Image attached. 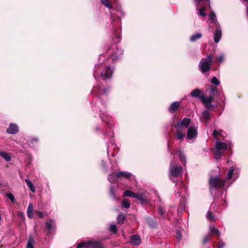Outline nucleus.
Returning <instances> with one entry per match:
<instances>
[{
	"label": "nucleus",
	"mask_w": 248,
	"mask_h": 248,
	"mask_svg": "<svg viewBox=\"0 0 248 248\" xmlns=\"http://www.w3.org/2000/svg\"><path fill=\"white\" fill-rule=\"evenodd\" d=\"M130 203L126 199H125L124 200H123V207L126 208V209H128L130 207Z\"/></svg>",
	"instance_id": "36"
},
{
	"label": "nucleus",
	"mask_w": 248,
	"mask_h": 248,
	"mask_svg": "<svg viewBox=\"0 0 248 248\" xmlns=\"http://www.w3.org/2000/svg\"><path fill=\"white\" fill-rule=\"evenodd\" d=\"M33 204L32 203H30L28 206L27 209V216L30 218H32L33 217Z\"/></svg>",
	"instance_id": "15"
},
{
	"label": "nucleus",
	"mask_w": 248,
	"mask_h": 248,
	"mask_svg": "<svg viewBox=\"0 0 248 248\" xmlns=\"http://www.w3.org/2000/svg\"><path fill=\"white\" fill-rule=\"evenodd\" d=\"M34 240L31 237H30L27 244V248H34Z\"/></svg>",
	"instance_id": "25"
},
{
	"label": "nucleus",
	"mask_w": 248,
	"mask_h": 248,
	"mask_svg": "<svg viewBox=\"0 0 248 248\" xmlns=\"http://www.w3.org/2000/svg\"><path fill=\"white\" fill-rule=\"evenodd\" d=\"M202 34L201 33H196L191 35L190 38V40L192 42H194L198 39L202 37Z\"/></svg>",
	"instance_id": "19"
},
{
	"label": "nucleus",
	"mask_w": 248,
	"mask_h": 248,
	"mask_svg": "<svg viewBox=\"0 0 248 248\" xmlns=\"http://www.w3.org/2000/svg\"><path fill=\"white\" fill-rule=\"evenodd\" d=\"M90 246H91V248H104V246L102 245V244L99 242H93L91 241Z\"/></svg>",
	"instance_id": "20"
},
{
	"label": "nucleus",
	"mask_w": 248,
	"mask_h": 248,
	"mask_svg": "<svg viewBox=\"0 0 248 248\" xmlns=\"http://www.w3.org/2000/svg\"><path fill=\"white\" fill-rule=\"evenodd\" d=\"M190 119L189 118H184L181 121L177 123L174 125V127L176 129H183L184 127L187 128L190 123Z\"/></svg>",
	"instance_id": "5"
},
{
	"label": "nucleus",
	"mask_w": 248,
	"mask_h": 248,
	"mask_svg": "<svg viewBox=\"0 0 248 248\" xmlns=\"http://www.w3.org/2000/svg\"><path fill=\"white\" fill-rule=\"evenodd\" d=\"M176 233L178 239H181L182 238V234L180 230H176Z\"/></svg>",
	"instance_id": "48"
},
{
	"label": "nucleus",
	"mask_w": 248,
	"mask_h": 248,
	"mask_svg": "<svg viewBox=\"0 0 248 248\" xmlns=\"http://www.w3.org/2000/svg\"><path fill=\"white\" fill-rule=\"evenodd\" d=\"M217 88H215V87H211L210 88V91L212 93H214V92H217Z\"/></svg>",
	"instance_id": "52"
},
{
	"label": "nucleus",
	"mask_w": 248,
	"mask_h": 248,
	"mask_svg": "<svg viewBox=\"0 0 248 248\" xmlns=\"http://www.w3.org/2000/svg\"><path fill=\"white\" fill-rule=\"evenodd\" d=\"M107 91L108 90L107 89H104L103 91L104 93H106L107 92Z\"/></svg>",
	"instance_id": "54"
},
{
	"label": "nucleus",
	"mask_w": 248,
	"mask_h": 248,
	"mask_svg": "<svg viewBox=\"0 0 248 248\" xmlns=\"http://www.w3.org/2000/svg\"><path fill=\"white\" fill-rule=\"evenodd\" d=\"M110 193L112 198L115 200H118V199L115 196V191L113 188V186H111L110 188Z\"/></svg>",
	"instance_id": "40"
},
{
	"label": "nucleus",
	"mask_w": 248,
	"mask_h": 248,
	"mask_svg": "<svg viewBox=\"0 0 248 248\" xmlns=\"http://www.w3.org/2000/svg\"><path fill=\"white\" fill-rule=\"evenodd\" d=\"M216 148L217 151L225 150L227 148V145L224 142H221L220 140H217L216 142Z\"/></svg>",
	"instance_id": "12"
},
{
	"label": "nucleus",
	"mask_w": 248,
	"mask_h": 248,
	"mask_svg": "<svg viewBox=\"0 0 248 248\" xmlns=\"http://www.w3.org/2000/svg\"><path fill=\"white\" fill-rule=\"evenodd\" d=\"M213 63V57L211 55H208L206 58H202L199 63V69L204 74L210 69Z\"/></svg>",
	"instance_id": "1"
},
{
	"label": "nucleus",
	"mask_w": 248,
	"mask_h": 248,
	"mask_svg": "<svg viewBox=\"0 0 248 248\" xmlns=\"http://www.w3.org/2000/svg\"><path fill=\"white\" fill-rule=\"evenodd\" d=\"M46 229L49 231H51L54 228V224L52 223V220H48L46 222Z\"/></svg>",
	"instance_id": "29"
},
{
	"label": "nucleus",
	"mask_w": 248,
	"mask_h": 248,
	"mask_svg": "<svg viewBox=\"0 0 248 248\" xmlns=\"http://www.w3.org/2000/svg\"><path fill=\"white\" fill-rule=\"evenodd\" d=\"M99 64H97V65H95V70L93 73V76L95 78H96V77L98 76V71H97V67L99 66Z\"/></svg>",
	"instance_id": "46"
},
{
	"label": "nucleus",
	"mask_w": 248,
	"mask_h": 248,
	"mask_svg": "<svg viewBox=\"0 0 248 248\" xmlns=\"http://www.w3.org/2000/svg\"><path fill=\"white\" fill-rule=\"evenodd\" d=\"M200 98L207 108H210L213 106L212 104V101L214 100L213 96L210 95L209 97H205L204 95H201Z\"/></svg>",
	"instance_id": "4"
},
{
	"label": "nucleus",
	"mask_w": 248,
	"mask_h": 248,
	"mask_svg": "<svg viewBox=\"0 0 248 248\" xmlns=\"http://www.w3.org/2000/svg\"><path fill=\"white\" fill-rule=\"evenodd\" d=\"M7 197L12 202H14L15 200V198L14 195L11 193H9L7 194Z\"/></svg>",
	"instance_id": "47"
},
{
	"label": "nucleus",
	"mask_w": 248,
	"mask_h": 248,
	"mask_svg": "<svg viewBox=\"0 0 248 248\" xmlns=\"http://www.w3.org/2000/svg\"><path fill=\"white\" fill-rule=\"evenodd\" d=\"M113 73V70L109 66L105 67L103 71L101 73V76L104 78H110Z\"/></svg>",
	"instance_id": "7"
},
{
	"label": "nucleus",
	"mask_w": 248,
	"mask_h": 248,
	"mask_svg": "<svg viewBox=\"0 0 248 248\" xmlns=\"http://www.w3.org/2000/svg\"><path fill=\"white\" fill-rule=\"evenodd\" d=\"M206 217L210 221H213L215 220V217L213 216L212 213L210 211L207 212Z\"/></svg>",
	"instance_id": "39"
},
{
	"label": "nucleus",
	"mask_w": 248,
	"mask_h": 248,
	"mask_svg": "<svg viewBox=\"0 0 248 248\" xmlns=\"http://www.w3.org/2000/svg\"><path fill=\"white\" fill-rule=\"evenodd\" d=\"M211 82L212 84H215L216 86L218 85L220 83L219 81L217 79V78L216 77H214L212 78Z\"/></svg>",
	"instance_id": "42"
},
{
	"label": "nucleus",
	"mask_w": 248,
	"mask_h": 248,
	"mask_svg": "<svg viewBox=\"0 0 248 248\" xmlns=\"http://www.w3.org/2000/svg\"><path fill=\"white\" fill-rule=\"evenodd\" d=\"M100 118L102 119V121H105V120L103 119V118H102V117H101V116H100Z\"/></svg>",
	"instance_id": "55"
},
{
	"label": "nucleus",
	"mask_w": 248,
	"mask_h": 248,
	"mask_svg": "<svg viewBox=\"0 0 248 248\" xmlns=\"http://www.w3.org/2000/svg\"><path fill=\"white\" fill-rule=\"evenodd\" d=\"M206 9L203 7L200 8L198 12V15L200 16H205L206 14L204 13Z\"/></svg>",
	"instance_id": "32"
},
{
	"label": "nucleus",
	"mask_w": 248,
	"mask_h": 248,
	"mask_svg": "<svg viewBox=\"0 0 248 248\" xmlns=\"http://www.w3.org/2000/svg\"><path fill=\"white\" fill-rule=\"evenodd\" d=\"M35 214L36 216H37V217L39 218H42L44 217L43 213L40 211H36L35 212Z\"/></svg>",
	"instance_id": "43"
},
{
	"label": "nucleus",
	"mask_w": 248,
	"mask_h": 248,
	"mask_svg": "<svg viewBox=\"0 0 248 248\" xmlns=\"http://www.w3.org/2000/svg\"><path fill=\"white\" fill-rule=\"evenodd\" d=\"M224 56L223 54H221L220 56L217 58L216 61L218 62H221L224 60Z\"/></svg>",
	"instance_id": "45"
},
{
	"label": "nucleus",
	"mask_w": 248,
	"mask_h": 248,
	"mask_svg": "<svg viewBox=\"0 0 248 248\" xmlns=\"http://www.w3.org/2000/svg\"><path fill=\"white\" fill-rule=\"evenodd\" d=\"M120 54H122L121 50L117 49V52H114V53L111 55V57L112 58V60L116 59L117 58H118L117 55H119Z\"/></svg>",
	"instance_id": "38"
},
{
	"label": "nucleus",
	"mask_w": 248,
	"mask_h": 248,
	"mask_svg": "<svg viewBox=\"0 0 248 248\" xmlns=\"http://www.w3.org/2000/svg\"><path fill=\"white\" fill-rule=\"evenodd\" d=\"M0 155L6 161H9L11 160V156L9 153L5 152H0Z\"/></svg>",
	"instance_id": "23"
},
{
	"label": "nucleus",
	"mask_w": 248,
	"mask_h": 248,
	"mask_svg": "<svg viewBox=\"0 0 248 248\" xmlns=\"http://www.w3.org/2000/svg\"><path fill=\"white\" fill-rule=\"evenodd\" d=\"M225 246V243L222 242H220L219 243L218 246L217 248H223Z\"/></svg>",
	"instance_id": "50"
},
{
	"label": "nucleus",
	"mask_w": 248,
	"mask_h": 248,
	"mask_svg": "<svg viewBox=\"0 0 248 248\" xmlns=\"http://www.w3.org/2000/svg\"><path fill=\"white\" fill-rule=\"evenodd\" d=\"M25 181L26 182V183L28 186L29 187V189H30V190L33 193L35 192V188L34 186L33 185L31 182L28 179H26L25 180Z\"/></svg>",
	"instance_id": "21"
},
{
	"label": "nucleus",
	"mask_w": 248,
	"mask_h": 248,
	"mask_svg": "<svg viewBox=\"0 0 248 248\" xmlns=\"http://www.w3.org/2000/svg\"><path fill=\"white\" fill-rule=\"evenodd\" d=\"M216 28L215 32L214 34V42L216 43H217L220 41L221 36H222V33L221 31V29L219 26V25L215 26Z\"/></svg>",
	"instance_id": "8"
},
{
	"label": "nucleus",
	"mask_w": 248,
	"mask_h": 248,
	"mask_svg": "<svg viewBox=\"0 0 248 248\" xmlns=\"http://www.w3.org/2000/svg\"><path fill=\"white\" fill-rule=\"evenodd\" d=\"M101 2L104 6L108 8H112V4L109 0H102Z\"/></svg>",
	"instance_id": "30"
},
{
	"label": "nucleus",
	"mask_w": 248,
	"mask_h": 248,
	"mask_svg": "<svg viewBox=\"0 0 248 248\" xmlns=\"http://www.w3.org/2000/svg\"><path fill=\"white\" fill-rule=\"evenodd\" d=\"M131 173L128 172L119 171L117 172V176L119 177L128 178L131 176Z\"/></svg>",
	"instance_id": "16"
},
{
	"label": "nucleus",
	"mask_w": 248,
	"mask_h": 248,
	"mask_svg": "<svg viewBox=\"0 0 248 248\" xmlns=\"http://www.w3.org/2000/svg\"><path fill=\"white\" fill-rule=\"evenodd\" d=\"M180 102L178 101L173 102L169 108V110L171 113L175 112L180 107Z\"/></svg>",
	"instance_id": "13"
},
{
	"label": "nucleus",
	"mask_w": 248,
	"mask_h": 248,
	"mask_svg": "<svg viewBox=\"0 0 248 248\" xmlns=\"http://www.w3.org/2000/svg\"><path fill=\"white\" fill-rule=\"evenodd\" d=\"M234 170V169L233 167H231V168L229 169L226 176V178L227 180H230L232 178Z\"/></svg>",
	"instance_id": "26"
},
{
	"label": "nucleus",
	"mask_w": 248,
	"mask_h": 248,
	"mask_svg": "<svg viewBox=\"0 0 248 248\" xmlns=\"http://www.w3.org/2000/svg\"><path fill=\"white\" fill-rule=\"evenodd\" d=\"M158 213L161 216H163L164 215L163 210L160 207L158 208Z\"/></svg>",
	"instance_id": "49"
},
{
	"label": "nucleus",
	"mask_w": 248,
	"mask_h": 248,
	"mask_svg": "<svg viewBox=\"0 0 248 248\" xmlns=\"http://www.w3.org/2000/svg\"><path fill=\"white\" fill-rule=\"evenodd\" d=\"M209 19H210V24L211 25H214L215 26H218L219 24L217 21L216 16L214 12H211V13L209 15Z\"/></svg>",
	"instance_id": "11"
},
{
	"label": "nucleus",
	"mask_w": 248,
	"mask_h": 248,
	"mask_svg": "<svg viewBox=\"0 0 248 248\" xmlns=\"http://www.w3.org/2000/svg\"><path fill=\"white\" fill-rule=\"evenodd\" d=\"M38 141L37 138H32L31 140L28 142V144L30 147H33L34 146V143H37Z\"/></svg>",
	"instance_id": "34"
},
{
	"label": "nucleus",
	"mask_w": 248,
	"mask_h": 248,
	"mask_svg": "<svg viewBox=\"0 0 248 248\" xmlns=\"http://www.w3.org/2000/svg\"><path fill=\"white\" fill-rule=\"evenodd\" d=\"M202 118L206 121L210 119V113L208 110H205L202 113Z\"/></svg>",
	"instance_id": "28"
},
{
	"label": "nucleus",
	"mask_w": 248,
	"mask_h": 248,
	"mask_svg": "<svg viewBox=\"0 0 248 248\" xmlns=\"http://www.w3.org/2000/svg\"><path fill=\"white\" fill-rule=\"evenodd\" d=\"M211 232L213 234L216 235L217 236H219L220 235V233L218 231V230L214 227H210Z\"/></svg>",
	"instance_id": "37"
},
{
	"label": "nucleus",
	"mask_w": 248,
	"mask_h": 248,
	"mask_svg": "<svg viewBox=\"0 0 248 248\" xmlns=\"http://www.w3.org/2000/svg\"><path fill=\"white\" fill-rule=\"evenodd\" d=\"M124 216L119 214L117 217V221L118 224H122L123 222V220L124 218Z\"/></svg>",
	"instance_id": "33"
},
{
	"label": "nucleus",
	"mask_w": 248,
	"mask_h": 248,
	"mask_svg": "<svg viewBox=\"0 0 248 248\" xmlns=\"http://www.w3.org/2000/svg\"><path fill=\"white\" fill-rule=\"evenodd\" d=\"M197 135V129L196 127L190 126L189 127L187 133V137L189 139H192L195 138Z\"/></svg>",
	"instance_id": "6"
},
{
	"label": "nucleus",
	"mask_w": 248,
	"mask_h": 248,
	"mask_svg": "<svg viewBox=\"0 0 248 248\" xmlns=\"http://www.w3.org/2000/svg\"><path fill=\"white\" fill-rule=\"evenodd\" d=\"M182 170L183 168L181 166L175 164V161H171L169 170V176L171 180H173L174 183H176V181L173 180V178H176L181 176Z\"/></svg>",
	"instance_id": "2"
},
{
	"label": "nucleus",
	"mask_w": 248,
	"mask_h": 248,
	"mask_svg": "<svg viewBox=\"0 0 248 248\" xmlns=\"http://www.w3.org/2000/svg\"><path fill=\"white\" fill-rule=\"evenodd\" d=\"M176 138L179 140H183L185 137V131L183 129H176Z\"/></svg>",
	"instance_id": "14"
},
{
	"label": "nucleus",
	"mask_w": 248,
	"mask_h": 248,
	"mask_svg": "<svg viewBox=\"0 0 248 248\" xmlns=\"http://www.w3.org/2000/svg\"><path fill=\"white\" fill-rule=\"evenodd\" d=\"M1 185V183H0V186Z\"/></svg>",
	"instance_id": "56"
},
{
	"label": "nucleus",
	"mask_w": 248,
	"mask_h": 248,
	"mask_svg": "<svg viewBox=\"0 0 248 248\" xmlns=\"http://www.w3.org/2000/svg\"><path fill=\"white\" fill-rule=\"evenodd\" d=\"M221 153L220 151H217V152L216 153L215 155V159L218 161V159L221 157Z\"/></svg>",
	"instance_id": "44"
},
{
	"label": "nucleus",
	"mask_w": 248,
	"mask_h": 248,
	"mask_svg": "<svg viewBox=\"0 0 248 248\" xmlns=\"http://www.w3.org/2000/svg\"><path fill=\"white\" fill-rule=\"evenodd\" d=\"M135 198L137 199L138 200L140 201L141 203H146L147 202V200L145 198V197L143 195V194H135Z\"/></svg>",
	"instance_id": "17"
},
{
	"label": "nucleus",
	"mask_w": 248,
	"mask_h": 248,
	"mask_svg": "<svg viewBox=\"0 0 248 248\" xmlns=\"http://www.w3.org/2000/svg\"><path fill=\"white\" fill-rule=\"evenodd\" d=\"M91 243V241H90L79 243V244H78L77 248H83L90 246Z\"/></svg>",
	"instance_id": "22"
},
{
	"label": "nucleus",
	"mask_w": 248,
	"mask_h": 248,
	"mask_svg": "<svg viewBox=\"0 0 248 248\" xmlns=\"http://www.w3.org/2000/svg\"><path fill=\"white\" fill-rule=\"evenodd\" d=\"M179 157L180 159V160L182 162L183 161H184V164L186 163V156L184 155V154L182 151H179Z\"/></svg>",
	"instance_id": "31"
},
{
	"label": "nucleus",
	"mask_w": 248,
	"mask_h": 248,
	"mask_svg": "<svg viewBox=\"0 0 248 248\" xmlns=\"http://www.w3.org/2000/svg\"><path fill=\"white\" fill-rule=\"evenodd\" d=\"M201 91L200 90L198 89H196L191 92L190 95L193 97H200V94H201Z\"/></svg>",
	"instance_id": "24"
},
{
	"label": "nucleus",
	"mask_w": 248,
	"mask_h": 248,
	"mask_svg": "<svg viewBox=\"0 0 248 248\" xmlns=\"http://www.w3.org/2000/svg\"><path fill=\"white\" fill-rule=\"evenodd\" d=\"M118 177L117 176V173L116 174H110L108 176V180L111 183H114L117 181Z\"/></svg>",
	"instance_id": "18"
},
{
	"label": "nucleus",
	"mask_w": 248,
	"mask_h": 248,
	"mask_svg": "<svg viewBox=\"0 0 248 248\" xmlns=\"http://www.w3.org/2000/svg\"><path fill=\"white\" fill-rule=\"evenodd\" d=\"M18 132L17 125L13 123L10 124L9 127L7 129V132L10 134H15Z\"/></svg>",
	"instance_id": "9"
},
{
	"label": "nucleus",
	"mask_w": 248,
	"mask_h": 248,
	"mask_svg": "<svg viewBox=\"0 0 248 248\" xmlns=\"http://www.w3.org/2000/svg\"><path fill=\"white\" fill-rule=\"evenodd\" d=\"M109 231L113 233H115L117 231L116 225L115 224H112L110 225Z\"/></svg>",
	"instance_id": "35"
},
{
	"label": "nucleus",
	"mask_w": 248,
	"mask_h": 248,
	"mask_svg": "<svg viewBox=\"0 0 248 248\" xmlns=\"http://www.w3.org/2000/svg\"><path fill=\"white\" fill-rule=\"evenodd\" d=\"M222 130L220 129H215L213 135L214 137H217L218 136H220L221 135Z\"/></svg>",
	"instance_id": "41"
},
{
	"label": "nucleus",
	"mask_w": 248,
	"mask_h": 248,
	"mask_svg": "<svg viewBox=\"0 0 248 248\" xmlns=\"http://www.w3.org/2000/svg\"><path fill=\"white\" fill-rule=\"evenodd\" d=\"M141 242L140 236L139 235H133L131 236L130 243L133 246H138Z\"/></svg>",
	"instance_id": "10"
},
{
	"label": "nucleus",
	"mask_w": 248,
	"mask_h": 248,
	"mask_svg": "<svg viewBox=\"0 0 248 248\" xmlns=\"http://www.w3.org/2000/svg\"><path fill=\"white\" fill-rule=\"evenodd\" d=\"M226 181L223 179H220L217 177H211L209 180L210 188H221L225 186Z\"/></svg>",
	"instance_id": "3"
},
{
	"label": "nucleus",
	"mask_w": 248,
	"mask_h": 248,
	"mask_svg": "<svg viewBox=\"0 0 248 248\" xmlns=\"http://www.w3.org/2000/svg\"><path fill=\"white\" fill-rule=\"evenodd\" d=\"M135 193L130 190H126L124 192L123 196L124 197H129L135 198Z\"/></svg>",
	"instance_id": "27"
},
{
	"label": "nucleus",
	"mask_w": 248,
	"mask_h": 248,
	"mask_svg": "<svg viewBox=\"0 0 248 248\" xmlns=\"http://www.w3.org/2000/svg\"><path fill=\"white\" fill-rule=\"evenodd\" d=\"M195 1L197 2V4H196V6H198V2L200 1V0H195Z\"/></svg>",
	"instance_id": "53"
},
{
	"label": "nucleus",
	"mask_w": 248,
	"mask_h": 248,
	"mask_svg": "<svg viewBox=\"0 0 248 248\" xmlns=\"http://www.w3.org/2000/svg\"><path fill=\"white\" fill-rule=\"evenodd\" d=\"M209 240H210V237L208 236H205L203 240V243H206L207 241H208Z\"/></svg>",
	"instance_id": "51"
}]
</instances>
